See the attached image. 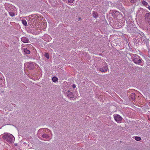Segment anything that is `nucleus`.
Segmentation results:
<instances>
[{
	"label": "nucleus",
	"instance_id": "obj_1",
	"mask_svg": "<svg viewBox=\"0 0 150 150\" xmlns=\"http://www.w3.org/2000/svg\"><path fill=\"white\" fill-rule=\"evenodd\" d=\"M2 137L9 143L13 142L15 139L14 136L8 133L4 134Z\"/></svg>",
	"mask_w": 150,
	"mask_h": 150
},
{
	"label": "nucleus",
	"instance_id": "obj_2",
	"mask_svg": "<svg viewBox=\"0 0 150 150\" xmlns=\"http://www.w3.org/2000/svg\"><path fill=\"white\" fill-rule=\"evenodd\" d=\"M133 61L136 64H139L142 62V59L136 54H133Z\"/></svg>",
	"mask_w": 150,
	"mask_h": 150
},
{
	"label": "nucleus",
	"instance_id": "obj_3",
	"mask_svg": "<svg viewBox=\"0 0 150 150\" xmlns=\"http://www.w3.org/2000/svg\"><path fill=\"white\" fill-rule=\"evenodd\" d=\"M108 69V66L107 65L106 63L104 64V66L102 67H100L98 69V70L103 72H106Z\"/></svg>",
	"mask_w": 150,
	"mask_h": 150
},
{
	"label": "nucleus",
	"instance_id": "obj_4",
	"mask_svg": "<svg viewBox=\"0 0 150 150\" xmlns=\"http://www.w3.org/2000/svg\"><path fill=\"white\" fill-rule=\"evenodd\" d=\"M114 118L115 120L118 123L121 122L122 118V117L119 115H114Z\"/></svg>",
	"mask_w": 150,
	"mask_h": 150
},
{
	"label": "nucleus",
	"instance_id": "obj_5",
	"mask_svg": "<svg viewBox=\"0 0 150 150\" xmlns=\"http://www.w3.org/2000/svg\"><path fill=\"white\" fill-rule=\"evenodd\" d=\"M66 93L67 96L70 99L74 98L73 93L72 92L70 91H67Z\"/></svg>",
	"mask_w": 150,
	"mask_h": 150
},
{
	"label": "nucleus",
	"instance_id": "obj_6",
	"mask_svg": "<svg viewBox=\"0 0 150 150\" xmlns=\"http://www.w3.org/2000/svg\"><path fill=\"white\" fill-rule=\"evenodd\" d=\"M21 41L24 43H27L29 42V39L26 37H23L21 38Z\"/></svg>",
	"mask_w": 150,
	"mask_h": 150
},
{
	"label": "nucleus",
	"instance_id": "obj_7",
	"mask_svg": "<svg viewBox=\"0 0 150 150\" xmlns=\"http://www.w3.org/2000/svg\"><path fill=\"white\" fill-rule=\"evenodd\" d=\"M28 68L30 70H33L34 68L33 64L32 62L29 63L28 66Z\"/></svg>",
	"mask_w": 150,
	"mask_h": 150
},
{
	"label": "nucleus",
	"instance_id": "obj_8",
	"mask_svg": "<svg viewBox=\"0 0 150 150\" xmlns=\"http://www.w3.org/2000/svg\"><path fill=\"white\" fill-rule=\"evenodd\" d=\"M42 137L45 139H48L50 137V136L46 133H44L42 135Z\"/></svg>",
	"mask_w": 150,
	"mask_h": 150
},
{
	"label": "nucleus",
	"instance_id": "obj_9",
	"mask_svg": "<svg viewBox=\"0 0 150 150\" xmlns=\"http://www.w3.org/2000/svg\"><path fill=\"white\" fill-rule=\"evenodd\" d=\"M145 19L147 21H148L149 19H150V18H149L150 15H149V13H146L145 16Z\"/></svg>",
	"mask_w": 150,
	"mask_h": 150
},
{
	"label": "nucleus",
	"instance_id": "obj_10",
	"mask_svg": "<svg viewBox=\"0 0 150 150\" xmlns=\"http://www.w3.org/2000/svg\"><path fill=\"white\" fill-rule=\"evenodd\" d=\"M131 98L132 100H135V94L134 93H132L130 95Z\"/></svg>",
	"mask_w": 150,
	"mask_h": 150
},
{
	"label": "nucleus",
	"instance_id": "obj_11",
	"mask_svg": "<svg viewBox=\"0 0 150 150\" xmlns=\"http://www.w3.org/2000/svg\"><path fill=\"white\" fill-rule=\"evenodd\" d=\"M92 15L93 17L95 18H97L98 16L97 13L95 11H93Z\"/></svg>",
	"mask_w": 150,
	"mask_h": 150
},
{
	"label": "nucleus",
	"instance_id": "obj_12",
	"mask_svg": "<svg viewBox=\"0 0 150 150\" xmlns=\"http://www.w3.org/2000/svg\"><path fill=\"white\" fill-rule=\"evenodd\" d=\"M24 52L26 54H28L30 53V52L29 50H28L27 48L25 49L24 50Z\"/></svg>",
	"mask_w": 150,
	"mask_h": 150
},
{
	"label": "nucleus",
	"instance_id": "obj_13",
	"mask_svg": "<svg viewBox=\"0 0 150 150\" xmlns=\"http://www.w3.org/2000/svg\"><path fill=\"white\" fill-rule=\"evenodd\" d=\"M22 23L25 26H27V24L26 21L24 20H22Z\"/></svg>",
	"mask_w": 150,
	"mask_h": 150
},
{
	"label": "nucleus",
	"instance_id": "obj_14",
	"mask_svg": "<svg viewBox=\"0 0 150 150\" xmlns=\"http://www.w3.org/2000/svg\"><path fill=\"white\" fill-rule=\"evenodd\" d=\"M52 80L54 82H55L57 81L58 79L55 77H54L52 78Z\"/></svg>",
	"mask_w": 150,
	"mask_h": 150
},
{
	"label": "nucleus",
	"instance_id": "obj_15",
	"mask_svg": "<svg viewBox=\"0 0 150 150\" xmlns=\"http://www.w3.org/2000/svg\"><path fill=\"white\" fill-rule=\"evenodd\" d=\"M135 139L137 141H139L141 140V138L140 137L135 136Z\"/></svg>",
	"mask_w": 150,
	"mask_h": 150
},
{
	"label": "nucleus",
	"instance_id": "obj_16",
	"mask_svg": "<svg viewBox=\"0 0 150 150\" xmlns=\"http://www.w3.org/2000/svg\"><path fill=\"white\" fill-rule=\"evenodd\" d=\"M9 15L12 17L14 16H15V14L13 12H9Z\"/></svg>",
	"mask_w": 150,
	"mask_h": 150
},
{
	"label": "nucleus",
	"instance_id": "obj_17",
	"mask_svg": "<svg viewBox=\"0 0 150 150\" xmlns=\"http://www.w3.org/2000/svg\"><path fill=\"white\" fill-rule=\"evenodd\" d=\"M45 56L47 58L49 59V56L48 53H46L45 54Z\"/></svg>",
	"mask_w": 150,
	"mask_h": 150
},
{
	"label": "nucleus",
	"instance_id": "obj_18",
	"mask_svg": "<svg viewBox=\"0 0 150 150\" xmlns=\"http://www.w3.org/2000/svg\"><path fill=\"white\" fill-rule=\"evenodd\" d=\"M142 3L143 4L145 5H146L147 4V3L144 1H142Z\"/></svg>",
	"mask_w": 150,
	"mask_h": 150
},
{
	"label": "nucleus",
	"instance_id": "obj_19",
	"mask_svg": "<svg viewBox=\"0 0 150 150\" xmlns=\"http://www.w3.org/2000/svg\"><path fill=\"white\" fill-rule=\"evenodd\" d=\"M74 0H68V2L69 3H72Z\"/></svg>",
	"mask_w": 150,
	"mask_h": 150
},
{
	"label": "nucleus",
	"instance_id": "obj_20",
	"mask_svg": "<svg viewBox=\"0 0 150 150\" xmlns=\"http://www.w3.org/2000/svg\"><path fill=\"white\" fill-rule=\"evenodd\" d=\"M137 0H131V2L132 3H135Z\"/></svg>",
	"mask_w": 150,
	"mask_h": 150
},
{
	"label": "nucleus",
	"instance_id": "obj_21",
	"mask_svg": "<svg viewBox=\"0 0 150 150\" xmlns=\"http://www.w3.org/2000/svg\"><path fill=\"white\" fill-rule=\"evenodd\" d=\"M45 131L47 132L48 133L49 132H51V131L49 129L46 128L45 129Z\"/></svg>",
	"mask_w": 150,
	"mask_h": 150
},
{
	"label": "nucleus",
	"instance_id": "obj_22",
	"mask_svg": "<svg viewBox=\"0 0 150 150\" xmlns=\"http://www.w3.org/2000/svg\"><path fill=\"white\" fill-rule=\"evenodd\" d=\"M76 85L75 84L73 85L72 87L73 88H76Z\"/></svg>",
	"mask_w": 150,
	"mask_h": 150
},
{
	"label": "nucleus",
	"instance_id": "obj_23",
	"mask_svg": "<svg viewBox=\"0 0 150 150\" xmlns=\"http://www.w3.org/2000/svg\"><path fill=\"white\" fill-rule=\"evenodd\" d=\"M148 21H149V23L150 25V19Z\"/></svg>",
	"mask_w": 150,
	"mask_h": 150
},
{
	"label": "nucleus",
	"instance_id": "obj_24",
	"mask_svg": "<svg viewBox=\"0 0 150 150\" xmlns=\"http://www.w3.org/2000/svg\"><path fill=\"white\" fill-rule=\"evenodd\" d=\"M148 8L150 10V6H149Z\"/></svg>",
	"mask_w": 150,
	"mask_h": 150
},
{
	"label": "nucleus",
	"instance_id": "obj_25",
	"mask_svg": "<svg viewBox=\"0 0 150 150\" xmlns=\"http://www.w3.org/2000/svg\"><path fill=\"white\" fill-rule=\"evenodd\" d=\"M81 19V18H79V20H80Z\"/></svg>",
	"mask_w": 150,
	"mask_h": 150
},
{
	"label": "nucleus",
	"instance_id": "obj_26",
	"mask_svg": "<svg viewBox=\"0 0 150 150\" xmlns=\"http://www.w3.org/2000/svg\"><path fill=\"white\" fill-rule=\"evenodd\" d=\"M149 105L150 106V102L149 103Z\"/></svg>",
	"mask_w": 150,
	"mask_h": 150
}]
</instances>
